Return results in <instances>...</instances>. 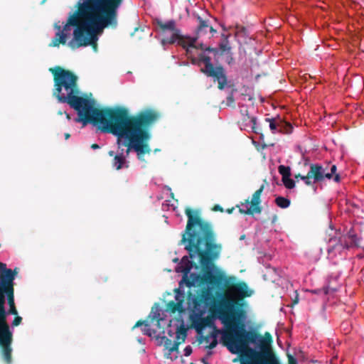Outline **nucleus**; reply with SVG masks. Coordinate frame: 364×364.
Here are the masks:
<instances>
[{"instance_id":"nucleus-4","label":"nucleus","mask_w":364,"mask_h":364,"mask_svg":"<svg viewBox=\"0 0 364 364\" xmlns=\"http://www.w3.org/2000/svg\"><path fill=\"white\" fill-rule=\"evenodd\" d=\"M53 76V96L59 102L67 103L77 113L75 122H82L83 125L97 124L105 120V117L114 119L116 115L114 107H96L95 102L87 97L80 96L77 76L71 70L60 66L49 68Z\"/></svg>"},{"instance_id":"nucleus-26","label":"nucleus","mask_w":364,"mask_h":364,"mask_svg":"<svg viewBox=\"0 0 364 364\" xmlns=\"http://www.w3.org/2000/svg\"><path fill=\"white\" fill-rule=\"evenodd\" d=\"M278 171L282 175V179L287 178L291 176V168L284 165H280L278 167Z\"/></svg>"},{"instance_id":"nucleus-49","label":"nucleus","mask_w":364,"mask_h":364,"mask_svg":"<svg viewBox=\"0 0 364 364\" xmlns=\"http://www.w3.org/2000/svg\"><path fill=\"white\" fill-rule=\"evenodd\" d=\"M233 210H234V208H232L231 209H228L227 212L230 214L232 213Z\"/></svg>"},{"instance_id":"nucleus-1","label":"nucleus","mask_w":364,"mask_h":364,"mask_svg":"<svg viewBox=\"0 0 364 364\" xmlns=\"http://www.w3.org/2000/svg\"><path fill=\"white\" fill-rule=\"evenodd\" d=\"M243 303L223 294L214 306V312L225 326L222 334L224 346L233 354H240V364H280L271 348L272 337H264L256 330H246Z\"/></svg>"},{"instance_id":"nucleus-9","label":"nucleus","mask_w":364,"mask_h":364,"mask_svg":"<svg viewBox=\"0 0 364 364\" xmlns=\"http://www.w3.org/2000/svg\"><path fill=\"white\" fill-rule=\"evenodd\" d=\"M191 63L194 65H200V63L204 64V67L200 69V72L207 77L213 78L215 82H218V88L220 90L225 89L228 84V77L225 70L222 65L214 66L211 62L210 56L206 55L204 53L198 54V57L190 58Z\"/></svg>"},{"instance_id":"nucleus-41","label":"nucleus","mask_w":364,"mask_h":364,"mask_svg":"<svg viewBox=\"0 0 364 364\" xmlns=\"http://www.w3.org/2000/svg\"><path fill=\"white\" fill-rule=\"evenodd\" d=\"M145 323H146V321L139 320L135 323L133 328L141 326H144Z\"/></svg>"},{"instance_id":"nucleus-34","label":"nucleus","mask_w":364,"mask_h":364,"mask_svg":"<svg viewBox=\"0 0 364 364\" xmlns=\"http://www.w3.org/2000/svg\"><path fill=\"white\" fill-rule=\"evenodd\" d=\"M193 352V349L191 348V346H187L185 348H184V355L185 356H189L191 355Z\"/></svg>"},{"instance_id":"nucleus-2","label":"nucleus","mask_w":364,"mask_h":364,"mask_svg":"<svg viewBox=\"0 0 364 364\" xmlns=\"http://www.w3.org/2000/svg\"><path fill=\"white\" fill-rule=\"evenodd\" d=\"M185 214L188 218L187 224L179 245H183L188 252L189 257L193 259L198 257L203 274L190 273L195 265L184 256L176 267L177 272L183 273L182 280L179 282L180 287L185 283L188 287L200 284H218L222 280V275L213 272L215 261L218 259L222 252L223 246L217 242V235L213 225L202 218L198 210L186 208Z\"/></svg>"},{"instance_id":"nucleus-22","label":"nucleus","mask_w":364,"mask_h":364,"mask_svg":"<svg viewBox=\"0 0 364 364\" xmlns=\"http://www.w3.org/2000/svg\"><path fill=\"white\" fill-rule=\"evenodd\" d=\"M222 278L223 279L221 281L224 280V287L225 288V289H227L230 291H232L233 293L235 289V287L237 286V282H235V277L224 278L222 276ZM221 282H220L218 285L221 284Z\"/></svg>"},{"instance_id":"nucleus-31","label":"nucleus","mask_w":364,"mask_h":364,"mask_svg":"<svg viewBox=\"0 0 364 364\" xmlns=\"http://www.w3.org/2000/svg\"><path fill=\"white\" fill-rule=\"evenodd\" d=\"M162 339L165 341L164 342L163 346H164L165 349L168 351V355H169L171 353H170V348H171V346H173V343H172V341L171 339L168 338L165 336H162Z\"/></svg>"},{"instance_id":"nucleus-47","label":"nucleus","mask_w":364,"mask_h":364,"mask_svg":"<svg viewBox=\"0 0 364 364\" xmlns=\"http://www.w3.org/2000/svg\"><path fill=\"white\" fill-rule=\"evenodd\" d=\"M212 354H213L212 351H208L207 353V355H205V357L208 358V359L211 356Z\"/></svg>"},{"instance_id":"nucleus-51","label":"nucleus","mask_w":364,"mask_h":364,"mask_svg":"<svg viewBox=\"0 0 364 364\" xmlns=\"http://www.w3.org/2000/svg\"><path fill=\"white\" fill-rule=\"evenodd\" d=\"M245 235H242V236L240 237V240H243V239L245 238Z\"/></svg>"},{"instance_id":"nucleus-45","label":"nucleus","mask_w":364,"mask_h":364,"mask_svg":"<svg viewBox=\"0 0 364 364\" xmlns=\"http://www.w3.org/2000/svg\"><path fill=\"white\" fill-rule=\"evenodd\" d=\"M323 291L324 292L325 294H328V292H329V290H328V287H325L323 288Z\"/></svg>"},{"instance_id":"nucleus-19","label":"nucleus","mask_w":364,"mask_h":364,"mask_svg":"<svg viewBox=\"0 0 364 364\" xmlns=\"http://www.w3.org/2000/svg\"><path fill=\"white\" fill-rule=\"evenodd\" d=\"M200 336L198 338V341L200 343H201L203 342H205V343H208L210 342V339L212 340L211 342L209 343V345H208L206 346V348L211 350L217 346V344H218L217 328L215 326H214V330L210 335H207V336H203L202 334H200Z\"/></svg>"},{"instance_id":"nucleus-3","label":"nucleus","mask_w":364,"mask_h":364,"mask_svg":"<svg viewBox=\"0 0 364 364\" xmlns=\"http://www.w3.org/2000/svg\"><path fill=\"white\" fill-rule=\"evenodd\" d=\"M116 115L119 117L110 119L105 117L102 122L92 124L103 133L112 134L117 137V145L119 151L114 155V151L108 152L114 156L112 162L113 168L120 170L128 168L127 157L133 150L137 159L146 162L145 154H150L151 149L149 144L151 138L149 127L159 118L160 114L153 109H144L135 115H129L128 109L123 107H114Z\"/></svg>"},{"instance_id":"nucleus-25","label":"nucleus","mask_w":364,"mask_h":364,"mask_svg":"<svg viewBox=\"0 0 364 364\" xmlns=\"http://www.w3.org/2000/svg\"><path fill=\"white\" fill-rule=\"evenodd\" d=\"M275 203L281 208H287L290 205V200L282 196H278L275 199Z\"/></svg>"},{"instance_id":"nucleus-6","label":"nucleus","mask_w":364,"mask_h":364,"mask_svg":"<svg viewBox=\"0 0 364 364\" xmlns=\"http://www.w3.org/2000/svg\"><path fill=\"white\" fill-rule=\"evenodd\" d=\"M102 0H80L77 4V10L70 15L67 22L62 28L58 23L53 26L57 30L55 37L49 44L50 47H58L60 44L65 45L67 38L70 36L71 26H74L73 33L78 28L84 29L87 24L92 21L93 15Z\"/></svg>"},{"instance_id":"nucleus-27","label":"nucleus","mask_w":364,"mask_h":364,"mask_svg":"<svg viewBox=\"0 0 364 364\" xmlns=\"http://www.w3.org/2000/svg\"><path fill=\"white\" fill-rule=\"evenodd\" d=\"M265 120L269 123V128L274 133L279 132V119L276 120L275 119L267 118Z\"/></svg>"},{"instance_id":"nucleus-40","label":"nucleus","mask_w":364,"mask_h":364,"mask_svg":"<svg viewBox=\"0 0 364 364\" xmlns=\"http://www.w3.org/2000/svg\"><path fill=\"white\" fill-rule=\"evenodd\" d=\"M212 210L213 211H220V212H223V208L220 205H215Z\"/></svg>"},{"instance_id":"nucleus-32","label":"nucleus","mask_w":364,"mask_h":364,"mask_svg":"<svg viewBox=\"0 0 364 364\" xmlns=\"http://www.w3.org/2000/svg\"><path fill=\"white\" fill-rule=\"evenodd\" d=\"M142 331L144 334L147 335L149 336H151L152 335V333H155L154 330L152 331L149 328V325L147 321H146V323H144V328H142Z\"/></svg>"},{"instance_id":"nucleus-23","label":"nucleus","mask_w":364,"mask_h":364,"mask_svg":"<svg viewBox=\"0 0 364 364\" xmlns=\"http://www.w3.org/2000/svg\"><path fill=\"white\" fill-rule=\"evenodd\" d=\"M222 37L224 38V41L219 44L220 55H223L224 53H230L231 47L229 45L228 36L222 34Z\"/></svg>"},{"instance_id":"nucleus-38","label":"nucleus","mask_w":364,"mask_h":364,"mask_svg":"<svg viewBox=\"0 0 364 364\" xmlns=\"http://www.w3.org/2000/svg\"><path fill=\"white\" fill-rule=\"evenodd\" d=\"M289 358V364H297V361L296 358H294L292 355H288Z\"/></svg>"},{"instance_id":"nucleus-43","label":"nucleus","mask_w":364,"mask_h":364,"mask_svg":"<svg viewBox=\"0 0 364 364\" xmlns=\"http://www.w3.org/2000/svg\"><path fill=\"white\" fill-rule=\"evenodd\" d=\"M208 358L205 356L201 359V361L203 364H208Z\"/></svg>"},{"instance_id":"nucleus-46","label":"nucleus","mask_w":364,"mask_h":364,"mask_svg":"<svg viewBox=\"0 0 364 364\" xmlns=\"http://www.w3.org/2000/svg\"><path fill=\"white\" fill-rule=\"evenodd\" d=\"M159 316V314H156L154 316V317H153L152 320H153V321H154V320H157V321H158V322H159V319L157 318V316Z\"/></svg>"},{"instance_id":"nucleus-44","label":"nucleus","mask_w":364,"mask_h":364,"mask_svg":"<svg viewBox=\"0 0 364 364\" xmlns=\"http://www.w3.org/2000/svg\"><path fill=\"white\" fill-rule=\"evenodd\" d=\"M91 148L93 149H97L100 148V146L97 144H92L91 145Z\"/></svg>"},{"instance_id":"nucleus-8","label":"nucleus","mask_w":364,"mask_h":364,"mask_svg":"<svg viewBox=\"0 0 364 364\" xmlns=\"http://www.w3.org/2000/svg\"><path fill=\"white\" fill-rule=\"evenodd\" d=\"M188 308L191 309L189 316L191 328H194L198 334H203V331L213 324L210 317H203L208 307L214 302L215 297L213 289L203 287L197 295L188 291L187 296Z\"/></svg>"},{"instance_id":"nucleus-11","label":"nucleus","mask_w":364,"mask_h":364,"mask_svg":"<svg viewBox=\"0 0 364 364\" xmlns=\"http://www.w3.org/2000/svg\"><path fill=\"white\" fill-rule=\"evenodd\" d=\"M264 188V185H262L260 188L257 190L252 196V200L250 201L248 199L245 203H241V206H245L246 208H239V211L242 214L245 215H254L255 213L259 214L262 212L261 203V195Z\"/></svg>"},{"instance_id":"nucleus-39","label":"nucleus","mask_w":364,"mask_h":364,"mask_svg":"<svg viewBox=\"0 0 364 364\" xmlns=\"http://www.w3.org/2000/svg\"><path fill=\"white\" fill-rule=\"evenodd\" d=\"M208 46H205L203 43H199L196 45V48L195 49H200L201 50L205 51V48H207Z\"/></svg>"},{"instance_id":"nucleus-48","label":"nucleus","mask_w":364,"mask_h":364,"mask_svg":"<svg viewBox=\"0 0 364 364\" xmlns=\"http://www.w3.org/2000/svg\"><path fill=\"white\" fill-rule=\"evenodd\" d=\"M70 134L69 133H66V134H65V139H69V138H70Z\"/></svg>"},{"instance_id":"nucleus-50","label":"nucleus","mask_w":364,"mask_h":364,"mask_svg":"<svg viewBox=\"0 0 364 364\" xmlns=\"http://www.w3.org/2000/svg\"><path fill=\"white\" fill-rule=\"evenodd\" d=\"M66 117H67V119H70V116L68 113H66Z\"/></svg>"},{"instance_id":"nucleus-13","label":"nucleus","mask_w":364,"mask_h":364,"mask_svg":"<svg viewBox=\"0 0 364 364\" xmlns=\"http://www.w3.org/2000/svg\"><path fill=\"white\" fill-rule=\"evenodd\" d=\"M333 241L336 242L328 247V253H331L334 250L341 252L344 249H349L350 247L353 246L358 247L360 239L357 237L355 234H354L353 232H352L351 230H350L347 235L339 237L338 240H333Z\"/></svg>"},{"instance_id":"nucleus-18","label":"nucleus","mask_w":364,"mask_h":364,"mask_svg":"<svg viewBox=\"0 0 364 364\" xmlns=\"http://www.w3.org/2000/svg\"><path fill=\"white\" fill-rule=\"evenodd\" d=\"M176 333V339L171 348H170V353L177 351L178 350V346L185 341L187 336V329L183 326H181L177 328Z\"/></svg>"},{"instance_id":"nucleus-16","label":"nucleus","mask_w":364,"mask_h":364,"mask_svg":"<svg viewBox=\"0 0 364 364\" xmlns=\"http://www.w3.org/2000/svg\"><path fill=\"white\" fill-rule=\"evenodd\" d=\"M241 114L242 115V118L241 121L240 122V125L242 127L241 129L247 130L248 128H250V129H251V130L253 132L258 134L259 132H258L257 127L256 126V124H257L256 117L249 116L248 111L247 109L245 110L242 109Z\"/></svg>"},{"instance_id":"nucleus-30","label":"nucleus","mask_w":364,"mask_h":364,"mask_svg":"<svg viewBox=\"0 0 364 364\" xmlns=\"http://www.w3.org/2000/svg\"><path fill=\"white\" fill-rule=\"evenodd\" d=\"M284 186L287 189H292L295 187V181L290 178V177L282 179Z\"/></svg>"},{"instance_id":"nucleus-29","label":"nucleus","mask_w":364,"mask_h":364,"mask_svg":"<svg viewBox=\"0 0 364 364\" xmlns=\"http://www.w3.org/2000/svg\"><path fill=\"white\" fill-rule=\"evenodd\" d=\"M175 293H176L175 299L176 301V302L181 301V305H183L184 298H185L184 292L182 291L180 289H176Z\"/></svg>"},{"instance_id":"nucleus-20","label":"nucleus","mask_w":364,"mask_h":364,"mask_svg":"<svg viewBox=\"0 0 364 364\" xmlns=\"http://www.w3.org/2000/svg\"><path fill=\"white\" fill-rule=\"evenodd\" d=\"M233 293L237 294L241 298L251 296V291L249 292L247 285L243 282H237Z\"/></svg>"},{"instance_id":"nucleus-7","label":"nucleus","mask_w":364,"mask_h":364,"mask_svg":"<svg viewBox=\"0 0 364 364\" xmlns=\"http://www.w3.org/2000/svg\"><path fill=\"white\" fill-rule=\"evenodd\" d=\"M10 314H18L14 289L0 288V348L1 358L6 364L12 363L13 333L7 321V316Z\"/></svg>"},{"instance_id":"nucleus-24","label":"nucleus","mask_w":364,"mask_h":364,"mask_svg":"<svg viewBox=\"0 0 364 364\" xmlns=\"http://www.w3.org/2000/svg\"><path fill=\"white\" fill-rule=\"evenodd\" d=\"M293 131V127L289 122L279 120V132L283 134H291Z\"/></svg>"},{"instance_id":"nucleus-33","label":"nucleus","mask_w":364,"mask_h":364,"mask_svg":"<svg viewBox=\"0 0 364 364\" xmlns=\"http://www.w3.org/2000/svg\"><path fill=\"white\" fill-rule=\"evenodd\" d=\"M15 317L12 321V326H18V325H20L22 322V318L18 316V314L17 315H14Z\"/></svg>"},{"instance_id":"nucleus-5","label":"nucleus","mask_w":364,"mask_h":364,"mask_svg":"<svg viewBox=\"0 0 364 364\" xmlns=\"http://www.w3.org/2000/svg\"><path fill=\"white\" fill-rule=\"evenodd\" d=\"M124 0H102L93 15V20L85 28H78L73 33V38L68 43L73 48L91 46L97 51V36L96 33L102 29L117 26L118 9Z\"/></svg>"},{"instance_id":"nucleus-14","label":"nucleus","mask_w":364,"mask_h":364,"mask_svg":"<svg viewBox=\"0 0 364 364\" xmlns=\"http://www.w3.org/2000/svg\"><path fill=\"white\" fill-rule=\"evenodd\" d=\"M156 23L162 31H172V35L171 36V37L166 39H164V42H166L169 44H173L183 36L181 35L180 30L176 28V22L174 20H171L166 23H164L160 20H157Z\"/></svg>"},{"instance_id":"nucleus-21","label":"nucleus","mask_w":364,"mask_h":364,"mask_svg":"<svg viewBox=\"0 0 364 364\" xmlns=\"http://www.w3.org/2000/svg\"><path fill=\"white\" fill-rule=\"evenodd\" d=\"M166 307H167V310H168L171 313H176V312L183 313L185 311L183 305H181V301L176 302L174 301H170L168 302Z\"/></svg>"},{"instance_id":"nucleus-17","label":"nucleus","mask_w":364,"mask_h":364,"mask_svg":"<svg viewBox=\"0 0 364 364\" xmlns=\"http://www.w3.org/2000/svg\"><path fill=\"white\" fill-rule=\"evenodd\" d=\"M196 38L192 37L182 36L178 40V44L182 46L186 50V53L188 58H191L193 55V50L196 48Z\"/></svg>"},{"instance_id":"nucleus-10","label":"nucleus","mask_w":364,"mask_h":364,"mask_svg":"<svg viewBox=\"0 0 364 364\" xmlns=\"http://www.w3.org/2000/svg\"><path fill=\"white\" fill-rule=\"evenodd\" d=\"M309 168L306 174L305 180V185L311 186L316 183L323 181L326 178L332 179L339 183L341 181V176L336 173L337 167L336 165H332L330 171H328V166H323L319 164H309Z\"/></svg>"},{"instance_id":"nucleus-35","label":"nucleus","mask_w":364,"mask_h":364,"mask_svg":"<svg viewBox=\"0 0 364 364\" xmlns=\"http://www.w3.org/2000/svg\"><path fill=\"white\" fill-rule=\"evenodd\" d=\"M205 51L213 53L215 55L218 54V50L210 46H208L207 48H205Z\"/></svg>"},{"instance_id":"nucleus-37","label":"nucleus","mask_w":364,"mask_h":364,"mask_svg":"<svg viewBox=\"0 0 364 364\" xmlns=\"http://www.w3.org/2000/svg\"><path fill=\"white\" fill-rule=\"evenodd\" d=\"M227 63L230 65L233 62L232 53L230 52V53H227Z\"/></svg>"},{"instance_id":"nucleus-15","label":"nucleus","mask_w":364,"mask_h":364,"mask_svg":"<svg viewBox=\"0 0 364 364\" xmlns=\"http://www.w3.org/2000/svg\"><path fill=\"white\" fill-rule=\"evenodd\" d=\"M198 26L196 30V36L192 37L196 40L207 36L208 38H210L217 32L208 23V20L203 19L200 16H197Z\"/></svg>"},{"instance_id":"nucleus-28","label":"nucleus","mask_w":364,"mask_h":364,"mask_svg":"<svg viewBox=\"0 0 364 364\" xmlns=\"http://www.w3.org/2000/svg\"><path fill=\"white\" fill-rule=\"evenodd\" d=\"M235 90H232L229 95L227 97L225 101L222 102L223 105H225L227 107H235V98H234V92Z\"/></svg>"},{"instance_id":"nucleus-12","label":"nucleus","mask_w":364,"mask_h":364,"mask_svg":"<svg viewBox=\"0 0 364 364\" xmlns=\"http://www.w3.org/2000/svg\"><path fill=\"white\" fill-rule=\"evenodd\" d=\"M18 273V267L9 269L6 263L0 262V288L14 289V280Z\"/></svg>"},{"instance_id":"nucleus-36","label":"nucleus","mask_w":364,"mask_h":364,"mask_svg":"<svg viewBox=\"0 0 364 364\" xmlns=\"http://www.w3.org/2000/svg\"><path fill=\"white\" fill-rule=\"evenodd\" d=\"M306 177V175H301V173H297V174L294 175V178L297 181H298V179L300 178L304 181V183H305V180L304 178H305Z\"/></svg>"},{"instance_id":"nucleus-42","label":"nucleus","mask_w":364,"mask_h":364,"mask_svg":"<svg viewBox=\"0 0 364 364\" xmlns=\"http://www.w3.org/2000/svg\"><path fill=\"white\" fill-rule=\"evenodd\" d=\"M156 340L158 341L159 346H163L164 345V342L165 341L162 339V336H158L156 337Z\"/></svg>"}]
</instances>
